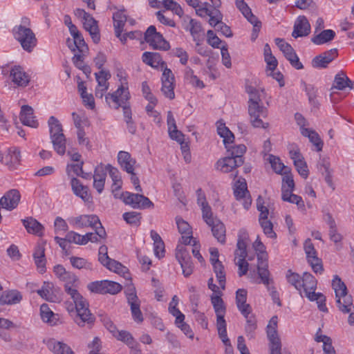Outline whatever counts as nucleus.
I'll return each mask as SVG.
<instances>
[{
	"mask_svg": "<svg viewBox=\"0 0 354 354\" xmlns=\"http://www.w3.org/2000/svg\"><path fill=\"white\" fill-rule=\"evenodd\" d=\"M64 283L65 291L73 299L77 315L75 318V323L81 327L85 326L88 322V306L86 299L77 292L76 288L78 283L77 277L71 272H66V274L59 279Z\"/></svg>",
	"mask_w": 354,
	"mask_h": 354,
	"instance_id": "obj_1",
	"label": "nucleus"
},
{
	"mask_svg": "<svg viewBox=\"0 0 354 354\" xmlns=\"http://www.w3.org/2000/svg\"><path fill=\"white\" fill-rule=\"evenodd\" d=\"M120 85L118 89L112 93L106 95V102L110 107L118 109L122 108L124 121L132 119V112L129 103L130 93L129 92L128 83L125 76L120 72L118 73Z\"/></svg>",
	"mask_w": 354,
	"mask_h": 354,
	"instance_id": "obj_2",
	"label": "nucleus"
},
{
	"mask_svg": "<svg viewBox=\"0 0 354 354\" xmlns=\"http://www.w3.org/2000/svg\"><path fill=\"white\" fill-rule=\"evenodd\" d=\"M21 24L15 26L12 29L14 38L19 42L22 48L30 53L37 46V39L35 34L28 27L30 26V19L28 17L21 19Z\"/></svg>",
	"mask_w": 354,
	"mask_h": 354,
	"instance_id": "obj_3",
	"label": "nucleus"
},
{
	"mask_svg": "<svg viewBox=\"0 0 354 354\" xmlns=\"http://www.w3.org/2000/svg\"><path fill=\"white\" fill-rule=\"evenodd\" d=\"M82 165L83 162L68 165L66 167V173L69 176H71V184L73 193L77 196L80 197L84 202H86L88 200V187L84 185L80 180L73 176L75 175L81 176L82 178L87 179L88 174L83 171Z\"/></svg>",
	"mask_w": 354,
	"mask_h": 354,
	"instance_id": "obj_4",
	"label": "nucleus"
},
{
	"mask_svg": "<svg viewBox=\"0 0 354 354\" xmlns=\"http://www.w3.org/2000/svg\"><path fill=\"white\" fill-rule=\"evenodd\" d=\"M217 125V133L223 138V143L227 149L229 156L233 157L234 159H243V155L246 151V147L244 145H238L235 146H229L234 141V134L230 131V129L225 126V123L221 121H218Z\"/></svg>",
	"mask_w": 354,
	"mask_h": 354,
	"instance_id": "obj_5",
	"label": "nucleus"
},
{
	"mask_svg": "<svg viewBox=\"0 0 354 354\" xmlns=\"http://www.w3.org/2000/svg\"><path fill=\"white\" fill-rule=\"evenodd\" d=\"M50 138L55 151L59 155L66 152V139L63 133L62 125L54 116H50L48 120Z\"/></svg>",
	"mask_w": 354,
	"mask_h": 354,
	"instance_id": "obj_6",
	"label": "nucleus"
},
{
	"mask_svg": "<svg viewBox=\"0 0 354 354\" xmlns=\"http://www.w3.org/2000/svg\"><path fill=\"white\" fill-rule=\"evenodd\" d=\"M246 248V238L239 236L236 243V250L234 252L235 263L239 267L238 274L239 277L245 275L248 270V263L245 261L247 256Z\"/></svg>",
	"mask_w": 354,
	"mask_h": 354,
	"instance_id": "obj_7",
	"label": "nucleus"
},
{
	"mask_svg": "<svg viewBox=\"0 0 354 354\" xmlns=\"http://www.w3.org/2000/svg\"><path fill=\"white\" fill-rule=\"evenodd\" d=\"M120 198L126 204L131 206L134 209H147L153 207V203L142 194L138 193L133 194L125 192L120 194Z\"/></svg>",
	"mask_w": 354,
	"mask_h": 354,
	"instance_id": "obj_8",
	"label": "nucleus"
},
{
	"mask_svg": "<svg viewBox=\"0 0 354 354\" xmlns=\"http://www.w3.org/2000/svg\"><path fill=\"white\" fill-rule=\"evenodd\" d=\"M278 318L273 316L267 326V336L270 342V354H280L281 343L277 332Z\"/></svg>",
	"mask_w": 354,
	"mask_h": 354,
	"instance_id": "obj_9",
	"label": "nucleus"
},
{
	"mask_svg": "<svg viewBox=\"0 0 354 354\" xmlns=\"http://www.w3.org/2000/svg\"><path fill=\"white\" fill-rule=\"evenodd\" d=\"M248 114L250 123L253 127L263 129L268 127V123L263 122L262 120L268 115V109L263 104L248 105Z\"/></svg>",
	"mask_w": 354,
	"mask_h": 354,
	"instance_id": "obj_10",
	"label": "nucleus"
},
{
	"mask_svg": "<svg viewBox=\"0 0 354 354\" xmlns=\"http://www.w3.org/2000/svg\"><path fill=\"white\" fill-rule=\"evenodd\" d=\"M145 39L153 49L167 50L170 48L169 44L156 31L154 26H150L147 28L145 33Z\"/></svg>",
	"mask_w": 354,
	"mask_h": 354,
	"instance_id": "obj_11",
	"label": "nucleus"
},
{
	"mask_svg": "<svg viewBox=\"0 0 354 354\" xmlns=\"http://www.w3.org/2000/svg\"><path fill=\"white\" fill-rule=\"evenodd\" d=\"M73 123L77 129V136L79 143L83 144L86 141V133L85 128L88 127V118L85 111L78 109L72 113Z\"/></svg>",
	"mask_w": 354,
	"mask_h": 354,
	"instance_id": "obj_12",
	"label": "nucleus"
},
{
	"mask_svg": "<svg viewBox=\"0 0 354 354\" xmlns=\"http://www.w3.org/2000/svg\"><path fill=\"white\" fill-rule=\"evenodd\" d=\"M127 302L130 306V310L133 319L138 324L143 322V315L140 310V301L138 297L133 286L128 287L126 292Z\"/></svg>",
	"mask_w": 354,
	"mask_h": 354,
	"instance_id": "obj_13",
	"label": "nucleus"
},
{
	"mask_svg": "<svg viewBox=\"0 0 354 354\" xmlns=\"http://www.w3.org/2000/svg\"><path fill=\"white\" fill-rule=\"evenodd\" d=\"M263 199L259 196L257 202V209L260 212L259 222L263 229L264 234L270 239H274L277 236L276 233L273 230L272 223L268 219L269 214L268 209L262 203Z\"/></svg>",
	"mask_w": 354,
	"mask_h": 354,
	"instance_id": "obj_14",
	"label": "nucleus"
},
{
	"mask_svg": "<svg viewBox=\"0 0 354 354\" xmlns=\"http://www.w3.org/2000/svg\"><path fill=\"white\" fill-rule=\"evenodd\" d=\"M122 286L109 280L96 281L90 283V291L99 294L115 295L122 290Z\"/></svg>",
	"mask_w": 354,
	"mask_h": 354,
	"instance_id": "obj_15",
	"label": "nucleus"
},
{
	"mask_svg": "<svg viewBox=\"0 0 354 354\" xmlns=\"http://www.w3.org/2000/svg\"><path fill=\"white\" fill-rule=\"evenodd\" d=\"M98 260L109 270L116 273H124L127 270V268L123 266L120 262L109 257L108 248L104 245H102L99 248Z\"/></svg>",
	"mask_w": 354,
	"mask_h": 354,
	"instance_id": "obj_16",
	"label": "nucleus"
},
{
	"mask_svg": "<svg viewBox=\"0 0 354 354\" xmlns=\"http://www.w3.org/2000/svg\"><path fill=\"white\" fill-rule=\"evenodd\" d=\"M106 237V231L99 218L96 215H90V242L102 243Z\"/></svg>",
	"mask_w": 354,
	"mask_h": 354,
	"instance_id": "obj_17",
	"label": "nucleus"
},
{
	"mask_svg": "<svg viewBox=\"0 0 354 354\" xmlns=\"http://www.w3.org/2000/svg\"><path fill=\"white\" fill-rule=\"evenodd\" d=\"M338 55L337 50L333 48L315 57L312 60V66L315 68H325Z\"/></svg>",
	"mask_w": 354,
	"mask_h": 354,
	"instance_id": "obj_18",
	"label": "nucleus"
},
{
	"mask_svg": "<svg viewBox=\"0 0 354 354\" xmlns=\"http://www.w3.org/2000/svg\"><path fill=\"white\" fill-rule=\"evenodd\" d=\"M243 162V159H234L233 157L227 156L216 162V169L223 173L233 172L234 169L241 166Z\"/></svg>",
	"mask_w": 354,
	"mask_h": 354,
	"instance_id": "obj_19",
	"label": "nucleus"
},
{
	"mask_svg": "<svg viewBox=\"0 0 354 354\" xmlns=\"http://www.w3.org/2000/svg\"><path fill=\"white\" fill-rule=\"evenodd\" d=\"M97 86L95 90V96L102 99L109 88L108 80L111 77V74L108 71L101 70L95 73Z\"/></svg>",
	"mask_w": 354,
	"mask_h": 354,
	"instance_id": "obj_20",
	"label": "nucleus"
},
{
	"mask_svg": "<svg viewBox=\"0 0 354 354\" xmlns=\"http://www.w3.org/2000/svg\"><path fill=\"white\" fill-rule=\"evenodd\" d=\"M290 156L293 160L294 165L298 171V173L304 178H306L308 176V169L306 162L299 150L297 149H292L290 150Z\"/></svg>",
	"mask_w": 354,
	"mask_h": 354,
	"instance_id": "obj_21",
	"label": "nucleus"
},
{
	"mask_svg": "<svg viewBox=\"0 0 354 354\" xmlns=\"http://www.w3.org/2000/svg\"><path fill=\"white\" fill-rule=\"evenodd\" d=\"M20 194L17 189H11L6 192L0 199V205L4 209L12 210L17 207L20 201Z\"/></svg>",
	"mask_w": 354,
	"mask_h": 354,
	"instance_id": "obj_22",
	"label": "nucleus"
},
{
	"mask_svg": "<svg viewBox=\"0 0 354 354\" xmlns=\"http://www.w3.org/2000/svg\"><path fill=\"white\" fill-rule=\"evenodd\" d=\"M235 4L236 8L248 21L254 25V30L258 31L259 28L261 27V23L258 20L257 17L252 14L251 9L245 2V0H236Z\"/></svg>",
	"mask_w": 354,
	"mask_h": 354,
	"instance_id": "obj_23",
	"label": "nucleus"
},
{
	"mask_svg": "<svg viewBox=\"0 0 354 354\" xmlns=\"http://www.w3.org/2000/svg\"><path fill=\"white\" fill-rule=\"evenodd\" d=\"M40 316L44 322L51 326L62 323L59 315L54 313L46 304H43L40 306Z\"/></svg>",
	"mask_w": 354,
	"mask_h": 354,
	"instance_id": "obj_24",
	"label": "nucleus"
},
{
	"mask_svg": "<svg viewBox=\"0 0 354 354\" xmlns=\"http://www.w3.org/2000/svg\"><path fill=\"white\" fill-rule=\"evenodd\" d=\"M176 222L178 232L182 235L181 243L185 245L191 244L192 241L194 239L192 236V230L189 224L179 217L176 218Z\"/></svg>",
	"mask_w": 354,
	"mask_h": 354,
	"instance_id": "obj_25",
	"label": "nucleus"
},
{
	"mask_svg": "<svg viewBox=\"0 0 354 354\" xmlns=\"http://www.w3.org/2000/svg\"><path fill=\"white\" fill-rule=\"evenodd\" d=\"M107 171V166L104 167L102 164L97 165L95 169L93 186L99 194L104 190Z\"/></svg>",
	"mask_w": 354,
	"mask_h": 354,
	"instance_id": "obj_26",
	"label": "nucleus"
},
{
	"mask_svg": "<svg viewBox=\"0 0 354 354\" xmlns=\"http://www.w3.org/2000/svg\"><path fill=\"white\" fill-rule=\"evenodd\" d=\"M310 32V25L305 16H299L294 24L292 36L295 38L307 36Z\"/></svg>",
	"mask_w": 354,
	"mask_h": 354,
	"instance_id": "obj_27",
	"label": "nucleus"
},
{
	"mask_svg": "<svg viewBox=\"0 0 354 354\" xmlns=\"http://www.w3.org/2000/svg\"><path fill=\"white\" fill-rule=\"evenodd\" d=\"M66 44L68 45V48L71 50H73V51H75L76 50H77V52L74 55V57L73 58V63L78 68L82 70L84 73L86 75V77H88L87 72H86L87 68H86V66L84 63V59L86 56L84 53V48L87 49L88 47L87 46L82 47V52H80L76 46H73V39H68L66 41Z\"/></svg>",
	"mask_w": 354,
	"mask_h": 354,
	"instance_id": "obj_28",
	"label": "nucleus"
},
{
	"mask_svg": "<svg viewBox=\"0 0 354 354\" xmlns=\"http://www.w3.org/2000/svg\"><path fill=\"white\" fill-rule=\"evenodd\" d=\"M109 176L113 181L111 185L112 193L115 198H120L119 194L120 190L122 186V180L120 171L115 167H112L111 165H107Z\"/></svg>",
	"mask_w": 354,
	"mask_h": 354,
	"instance_id": "obj_29",
	"label": "nucleus"
},
{
	"mask_svg": "<svg viewBox=\"0 0 354 354\" xmlns=\"http://www.w3.org/2000/svg\"><path fill=\"white\" fill-rule=\"evenodd\" d=\"M12 82L18 86H26L30 82L29 76L19 66H14L10 73Z\"/></svg>",
	"mask_w": 354,
	"mask_h": 354,
	"instance_id": "obj_30",
	"label": "nucleus"
},
{
	"mask_svg": "<svg viewBox=\"0 0 354 354\" xmlns=\"http://www.w3.org/2000/svg\"><path fill=\"white\" fill-rule=\"evenodd\" d=\"M118 162L124 171L128 174H133L136 160L131 157L129 152L124 151H119Z\"/></svg>",
	"mask_w": 354,
	"mask_h": 354,
	"instance_id": "obj_31",
	"label": "nucleus"
},
{
	"mask_svg": "<svg viewBox=\"0 0 354 354\" xmlns=\"http://www.w3.org/2000/svg\"><path fill=\"white\" fill-rule=\"evenodd\" d=\"M142 59L144 63L154 68L162 69L167 66L166 62L162 60L158 53L145 52L142 54Z\"/></svg>",
	"mask_w": 354,
	"mask_h": 354,
	"instance_id": "obj_32",
	"label": "nucleus"
},
{
	"mask_svg": "<svg viewBox=\"0 0 354 354\" xmlns=\"http://www.w3.org/2000/svg\"><path fill=\"white\" fill-rule=\"evenodd\" d=\"M209 227L214 237L221 244H225L226 242V229L225 225L218 219L216 218L207 224Z\"/></svg>",
	"mask_w": 354,
	"mask_h": 354,
	"instance_id": "obj_33",
	"label": "nucleus"
},
{
	"mask_svg": "<svg viewBox=\"0 0 354 354\" xmlns=\"http://www.w3.org/2000/svg\"><path fill=\"white\" fill-rule=\"evenodd\" d=\"M22 300V295L17 290H6L0 293V305H13Z\"/></svg>",
	"mask_w": 354,
	"mask_h": 354,
	"instance_id": "obj_34",
	"label": "nucleus"
},
{
	"mask_svg": "<svg viewBox=\"0 0 354 354\" xmlns=\"http://www.w3.org/2000/svg\"><path fill=\"white\" fill-rule=\"evenodd\" d=\"M247 290L245 289H238L236 292V304L239 310L243 316L250 315L251 307L250 304H246Z\"/></svg>",
	"mask_w": 354,
	"mask_h": 354,
	"instance_id": "obj_35",
	"label": "nucleus"
},
{
	"mask_svg": "<svg viewBox=\"0 0 354 354\" xmlns=\"http://www.w3.org/2000/svg\"><path fill=\"white\" fill-rule=\"evenodd\" d=\"M19 118L24 125L32 128H37L38 127L39 123L35 120V116L33 115V109L28 105L21 106Z\"/></svg>",
	"mask_w": 354,
	"mask_h": 354,
	"instance_id": "obj_36",
	"label": "nucleus"
},
{
	"mask_svg": "<svg viewBox=\"0 0 354 354\" xmlns=\"http://www.w3.org/2000/svg\"><path fill=\"white\" fill-rule=\"evenodd\" d=\"M33 258L37 268L39 269V272L41 273L44 272L46 270V259L45 257V248L43 244L38 243L35 246Z\"/></svg>",
	"mask_w": 354,
	"mask_h": 354,
	"instance_id": "obj_37",
	"label": "nucleus"
},
{
	"mask_svg": "<svg viewBox=\"0 0 354 354\" xmlns=\"http://www.w3.org/2000/svg\"><path fill=\"white\" fill-rule=\"evenodd\" d=\"M354 86V82H352L346 75L345 73L341 71L338 73L334 78L333 86L331 90L335 88L337 90L343 91L346 87L353 88Z\"/></svg>",
	"mask_w": 354,
	"mask_h": 354,
	"instance_id": "obj_38",
	"label": "nucleus"
},
{
	"mask_svg": "<svg viewBox=\"0 0 354 354\" xmlns=\"http://www.w3.org/2000/svg\"><path fill=\"white\" fill-rule=\"evenodd\" d=\"M317 280L309 272H304L303 274L301 282V290L303 288L306 297L310 292H315L317 288Z\"/></svg>",
	"mask_w": 354,
	"mask_h": 354,
	"instance_id": "obj_39",
	"label": "nucleus"
},
{
	"mask_svg": "<svg viewBox=\"0 0 354 354\" xmlns=\"http://www.w3.org/2000/svg\"><path fill=\"white\" fill-rule=\"evenodd\" d=\"M22 223L27 232L37 236H42L44 227L36 219L28 217L22 220Z\"/></svg>",
	"mask_w": 354,
	"mask_h": 354,
	"instance_id": "obj_40",
	"label": "nucleus"
},
{
	"mask_svg": "<svg viewBox=\"0 0 354 354\" xmlns=\"http://www.w3.org/2000/svg\"><path fill=\"white\" fill-rule=\"evenodd\" d=\"M336 303L339 310L344 314L354 310L353 297L348 293L339 297H336Z\"/></svg>",
	"mask_w": 354,
	"mask_h": 354,
	"instance_id": "obj_41",
	"label": "nucleus"
},
{
	"mask_svg": "<svg viewBox=\"0 0 354 354\" xmlns=\"http://www.w3.org/2000/svg\"><path fill=\"white\" fill-rule=\"evenodd\" d=\"M47 345L55 354H75L69 346L55 339L49 340Z\"/></svg>",
	"mask_w": 354,
	"mask_h": 354,
	"instance_id": "obj_42",
	"label": "nucleus"
},
{
	"mask_svg": "<svg viewBox=\"0 0 354 354\" xmlns=\"http://www.w3.org/2000/svg\"><path fill=\"white\" fill-rule=\"evenodd\" d=\"M113 19L115 36L120 37L123 30L124 24L127 20V16L123 11L119 10L113 13Z\"/></svg>",
	"mask_w": 354,
	"mask_h": 354,
	"instance_id": "obj_43",
	"label": "nucleus"
},
{
	"mask_svg": "<svg viewBox=\"0 0 354 354\" xmlns=\"http://www.w3.org/2000/svg\"><path fill=\"white\" fill-rule=\"evenodd\" d=\"M21 160L20 152L17 148H11L8 151V153L5 157V163L10 169L14 170L17 166L19 165Z\"/></svg>",
	"mask_w": 354,
	"mask_h": 354,
	"instance_id": "obj_44",
	"label": "nucleus"
},
{
	"mask_svg": "<svg viewBox=\"0 0 354 354\" xmlns=\"http://www.w3.org/2000/svg\"><path fill=\"white\" fill-rule=\"evenodd\" d=\"M335 37V32L333 30L328 29L322 30L317 35H315L311 41L316 45H322L332 41Z\"/></svg>",
	"mask_w": 354,
	"mask_h": 354,
	"instance_id": "obj_45",
	"label": "nucleus"
},
{
	"mask_svg": "<svg viewBox=\"0 0 354 354\" xmlns=\"http://www.w3.org/2000/svg\"><path fill=\"white\" fill-rule=\"evenodd\" d=\"M246 92L249 95L248 105H258L263 104L262 95L263 91L259 90L252 86L246 87Z\"/></svg>",
	"mask_w": 354,
	"mask_h": 354,
	"instance_id": "obj_46",
	"label": "nucleus"
},
{
	"mask_svg": "<svg viewBox=\"0 0 354 354\" xmlns=\"http://www.w3.org/2000/svg\"><path fill=\"white\" fill-rule=\"evenodd\" d=\"M315 340L317 342H323V351L324 354H336L335 350L332 344V339L330 337L324 335L316 334Z\"/></svg>",
	"mask_w": 354,
	"mask_h": 354,
	"instance_id": "obj_47",
	"label": "nucleus"
},
{
	"mask_svg": "<svg viewBox=\"0 0 354 354\" xmlns=\"http://www.w3.org/2000/svg\"><path fill=\"white\" fill-rule=\"evenodd\" d=\"M301 135L309 138V140L315 146L317 151L322 150L323 142L317 132L310 129H302Z\"/></svg>",
	"mask_w": 354,
	"mask_h": 354,
	"instance_id": "obj_48",
	"label": "nucleus"
},
{
	"mask_svg": "<svg viewBox=\"0 0 354 354\" xmlns=\"http://www.w3.org/2000/svg\"><path fill=\"white\" fill-rule=\"evenodd\" d=\"M176 258L180 264L192 262L189 250H188L182 243L176 247Z\"/></svg>",
	"mask_w": 354,
	"mask_h": 354,
	"instance_id": "obj_49",
	"label": "nucleus"
},
{
	"mask_svg": "<svg viewBox=\"0 0 354 354\" xmlns=\"http://www.w3.org/2000/svg\"><path fill=\"white\" fill-rule=\"evenodd\" d=\"M68 29L73 38V46H76L80 52H82V48L86 47V44L80 31L74 24L69 27Z\"/></svg>",
	"mask_w": 354,
	"mask_h": 354,
	"instance_id": "obj_50",
	"label": "nucleus"
},
{
	"mask_svg": "<svg viewBox=\"0 0 354 354\" xmlns=\"http://www.w3.org/2000/svg\"><path fill=\"white\" fill-rule=\"evenodd\" d=\"M216 325L219 337L225 345H227L230 339L227 337L226 322L224 315L216 316Z\"/></svg>",
	"mask_w": 354,
	"mask_h": 354,
	"instance_id": "obj_51",
	"label": "nucleus"
},
{
	"mask_svg": "<svg viewBox=\"0 0 354 354\" xmlns=\"http://www.w3.org/2000/svg\"><path fill=\"white\" fill-rule=\"evenodd\" d=\"M332 287L335 292V297H339L340 296L348 293L346 286L338 275H335L333 277Z\"/></svg>",
	"mask_w": 354,
	"mask_h": 354,
	"instance_id": "obj_52",
	"label": "nucleus"
},
{
	"mask_svg": "<svg viewBox=\"0 0 354 354\" xmlns=\"http://www.w3.org/2000/svg\"><path fill=\"white\" fill-rule=\"evenodd\" d=\"M214 268V271L216 274L217 281L222 289H225V272L224 271V267L221 261H217L212 263Z\"/></svg>",
	"mask_w": 354,
	"mask_h": 354,
	"instance_id": "obj_53",
	"label": "nucleus"
},
{
	"mask_svg": "<svg viewBox=\"0 0 354 354\" xmlns=\"http://www.w3.org/2000/svg\"><path fill=\"white\" fill-rule=\"evenodd\" d=\"M276 45L279 47L280 50L283 53L284 56L287 59L292 57L295 52L292 47L287 42L285 41L284 39L281 38H276L274 39Z\"/></svg>",
	"mask_w": 354,
	"mask_h": 354,
	"instance_id": "obj_54",
	"label": "nucleus"
},
{
	"mask_svg": "<svg viewBox=\"0 0 354 354\" xmlns=\"http://www.w3.org/2000/svg\"><path fill=\"white\" fill-rule=\"evenodd\" d=\"M167 122L168 126V132L171 138L176 136H182V132L177 129L175 118L171 111L167 112Z\"/></svg>",
	"mask_w": 354,
	"mask_h": 354,
	"instance_id": "obj_55",
	"label": "nucleus"
},
{
	"mask_svg": "<svg viewBox=\"0 0 354 354\" xmlns=\"http://www.w3.org/2000/svg\"><path fill=\"white\" fill-rule=\"evenodd\" d=\"M308 299L310 301H316L318 309L320 311L327 313L328 308L326 306V297L324 295L319 292H310L308 295Z\"/></svg>",
	"mask_w": 354,
	"mask_h": 354,
	"instance_id": "obj_56",
	"label": "nucleus"
},
{
	"mask_svg": "<svg viewBox=\"0 0 354 354\" xmlns=\"http://www.w3.org/2000/svg\"><path fill=\"white\" fill-rule=\"evenodd\" d=\"M66 237L68 242L76 244L83 245L88 241V233H86L84 235H80L73 231H71L67 233Z\"/></svg>",
	"mask_w": 354,
	"mask_h": 354,
	"instance_id": "obj_57",
	"label": "nucleus"
},
{
	"mask_svg": "<svg viewBox=\"0 0 354 354\" xmlns=\"http://www.w3.org/2000/svg\"><path fill=\"white\" fill-rule=\"evenodd\" d=\"M77 91L80 93L84 105L86 107H88V95L87 94V85L86 82L82 80L81 78L77 76Z\"/></svg>",
	"mask_w": 354,
	"mask_h": 354,
	"instance_id": "obj_58",
	"label": "nucleus"
},
{
	"mask_svg": "<svg viewBox=\"0 0 354 354\" xmlns=\"http://www.w3.org/2000/svg\"><path fill=\"white\" fill-rule=\"evenodd\" d=\"M211 301L216 316L225 315V308L221 297L219 295H212L211 297Z\"/></svg>",
	"mask_w": 354,
	"mask_h": 354,
	"instance_id": "obj_59",
	"label": "nucleus"
},
{
	"mask_svg": "<svg viewBox=\"0 0 354 354\" xmlns=\"http://www.w3.org/2000/svg\"><path fill=\"white\" fill-rule=\"evenodd\" d=\"M53 284L50 282H44L41 288L37 291V294L47 301H53L52 289Z\"/></svg>",
	"mask_w": 354,
	"mask_h": 354,
	"instance_id": "obj_60",
	"label": "nucleus"
},
{
	"mask_svg": "<svg viewBox=\"0 0 354 354\" xmlns=\"http://www.w3.org/2000/svg\"><path fill=\"white\" fill-rule=\"evenodd\" d=\"M301 278L299 274L288 270L286 273V279L289 283L293 286L297 290L301 291Z\"/></svg>",
	"mask_w": 354,
	"mask_h": 354,
	"instance_id": "obj_61",
	"label": "nucleus"
},
{
	"mask_svg": "<svg viewBox=\"0 0 354 354\" xmlns=\"http://www.w3.org/2000/svg\"><path fill=\"white\" fill-rule=\"evenodd\" d=\"M268 267H257V272L261 281L259 283H263L266 287L270 286V283L273 282L272 279L270 277V272L268 269Z\"/></svg>",
	"mask_w": 354,
	"mask_h": 354,
	"instance_id": "obj_62",
	"label": "nucleus"
},
{
	"mask_svg": "<svg viewBox=\"0 0 354 354\" xmlns=\"http://www.w3.org/2000/svg\"><path fill=\"white\" fill-rule=\"evenodd\" d=\"M69 223L75 228L80 229L88 226V215H80L69 219Z\"/></svg>",
	"mask_w": 354,
	"mask_h": 354,
	"instance_id": "obj_63",
	"label": "nucleus"
},
{
	"mask_svg": "<svg viewBox=\"0 0 354 354\" xmlns=\"http://www.w3.org/2000/svg\"><path fill=\"white\" fill-rule=\"evenodd\" d=\"M90 36L95 44H97L100 40V30L97 26V21L90 16Z\"/></svg>",
	"mask_w": 354,
	"mask_h": 354,
	"instance_id": "obj_64",
	"label": "nucleus"
}]
</instances>
